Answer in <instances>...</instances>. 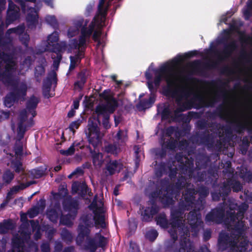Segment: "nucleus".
<instances>
[{
    "label": "nucleus",
    "instance_id": "63",
    "mask_svg": "<svg viewBox=\"0 0 252 252\" xmlns=\"http://www.w3.org/2000/svg\"><path fill=\"white\" fill-rule=\"evenodd\" d=\"M87 25V23L86 22L81 29V35L87 38H89L93 33L88 30Z\"/></svg>",
    "mask_w": 252,
    "mask_h": 252
},
{
    "label": "nucleus",
    "instance_id": "27",
    "mask_svg": "<svg viewBox=\"0 0 252 252\" xmlns=\"http://www.w3.org/2000/svg\"><path fill=\"white\" fill-rule=\"evenodd\" d=\"M58 46H59L58 45H57ZM62 47H59L58 48H56V50H53V52H52L53 53L55 54H52L51 55V58L53 60V65L54 67L58 69L59 67L60 63L63 58V54L65 52L66 50H64L65 46H63V48H61Z\"/></svg>",
    "mask_w": 252,
    "mask_h": 252
},
{
    "label": "nucleus",
    "instance_id": "48",
    "mask_svg": "<svg viewBox=\"0 0 252 252\" xmlns=\"http://www.w3.org/2000/svg\"><path fill=\"white\" fill-rule=\"evenodd\" d=\"M24 123L19 122L17 128V136L19 140L22 139L27 131L28 127L24 124Z\"/></svg>",
    "mask_w": 252,
    "mask_h": 252
},
{
    "label": "nucleus",
    "instance_id": "11",
    "mask_svg": "<svg viewBox=\"0 0 252 252\" xmlns=\"http://www.w3.org/2000/svg\"><path fill=\"white\" fill-rule=\"evenodd\" d=\"M88 137L90 144L94 146L97 145L100 140V130L97 124L90 118L88 125Z\"/></svg>",
    "mask_w": 252,
    "mask_h": 252
},
{
    "label": "nucleus",
    "instance_id": "61",
    "mask_svg": "<svg viewBox=\"0 0 252 252\" xmlns=\"http://www.w3.org/2000/svg\"><path fill=\"white\" fill-rule=\"evenodd\" d=\"M107 111L108 110L105 105H99L96 106L95 109V112L97 115H103V117L104 115H109L106 113Z\"/></svg>",
    "mask_w": 252,
    "mask_h": 252
},
{
    "label": "nucleus",
    "instance_id": "53",
    "mask_svg": "<svg viewBox=\"0 0 252 252\" xmlns=\"http://www.w3.org/2000/svg\"><path fill=\"white\" fill-rule=\"evenodd\" d=\"M46 22L54 29H58L59 24L55 16H47L45 18Z\"/></svg>",
    "mask_w": 252,
    "mask_h": 252
},
{
    "label": "nucleus",
    "instance_id": "18",
    "mask_svg": "<svg viewBox=\"0 0 252 252\" xmlns=\"http://www.w3.org/2000/svg\"><path fill=\"white\" fill-rule=\"evenodd\" d=\"M62 205L64 211L72 214L73 217H76L79 209V204L76 200L67 198L63 200Z\"/></svg>",
    "mask_w": 252,
    "mask_h": 252
},
{
    "label": "nucleus",
    "instance_id": "34",
    "mask_svg": "<svg viewBox=\"0 0 252 252\" xmlns=\"http://www.w3.org/2000/svg\"><path fill=\"white\" fill-rule=\"evenodd\" d=\"M227 182L229 184L231 190L234 192H238L243 189V186L241 182L233 178L227 179Z\"/></svg>",
    "mask_w": 252,
    "mask_h": 252
},
{
    "label": "nucleus",
    "instance_id": "23",
    "mask_svg": "<svg viewBox=\"0 0 252 252\" xmlns=\"http://www.w3.org/2000/svg\"><path fill=\"white\" fill-rule=\"evenodd\" d=\"M39 101L40 100L38 97L32 95L26 103V109L28 110L29 113L32 116V118H34L37 115L35 110Z\"/></svg>",
    "mask_w": 252,
    "mask_h": 252
},
{
    "label": "nucleus",
    "instance_id": "47",
    "mask_svg": "<svg viewBox=\"0 0 252 252\" xmlns=\"http://www.w3.org/2000/svg\"><path fill=\"white\" fill-rule=\"evenodd\" d=\"M14 177V174L10 169H7L2 175V181L6 184H10Z\"/></svg>",
    "mask_w": 252,
    "mask_h": 252
},
{
    "label": "nucleus",
    "instance_id": "28",
    "mask_svg": "<svg viewBox=\"0 0 252 252\" xmlns=\"http://www.w3.org/2000/svg\"><path fill=\"white\" fill-rule=\"evenodd\" d=\"M5 55L6 58L2 61L5 64L4 71L14 73L16 69V63L14 60L13 56L11 53Z\"/></svg>",
    "mask_w": 252,
    "mask_h": 252
},
{
    "label": "nucleus",
    "instance_id": "7",
    "mask_svg": "<svg viewBox=\"0 0 252 252\" xmlns=\"http://www.w3.org/2000/svg\"><path fill=\"white\" fill-rule=\"evenodd\" d=\"M226 97V92L225 90H220L215 93V96L208 101H206L204 97L200 94H194L191 98L194 108L200 109L204 107H213L215 104L220 101V98Z\"/></svg>",
    "mask_w": 252,
    "mask_h": 252
},
{
    "label": "nucleus",
    "instance_id": "60",
    "mask_svg": "<svg viewBox=\"0 0 252 252\" xmlns=\"http://www.w3.org/2000/svg\"><path fill=\"white\" fill-rule=\"evenodd\" d=\"M82 123V120H80V119H78L77 120L71 122L69 126V128L70 130L74 133L75 132V129H78Z\"/></svg>",
    "mask_w": 252,
    "mask_h": 252
},
{
    "label": "nucleus",
    "instance_id": "42",
    "mask_svg": "<svg viewBox=\"0 0 252 252\" xmlns=\"http://www.w3.org/2000/svg\"><path fill=\"white\" fill-rule=\"evenodd\" d=\"M178 144V140L174 139L172 137H171L169 139L166 141L164 142L161 146L164 147L166 150L169 149L171 150H174Z\"/></svg>",
    "mask_w": 252,
    "mask_h": 252
},
{
    "label": "nucleus",
    "instance_id": "46",
    "mask_svg": "<svg viewBox=\"0 0 252 252\" xmlns=\"http://www.w3.org/2000/svg\"><path fill=\"white\" fill-rule=\"evenodd\" d=\"M45 72V67L42 64L37 65L35 68L34 75L37 82L40 81L41 77L44 75Z\"/></svg>",
    "mask_w": 252,
    "mask_h": 252
},
{
    "label": "nucleus",
    "instance_id": "43",
    "mask_svg": "<svg viewBox=\"0 0 252 252\" xmlns=\"http://www.w3.org/2000/svg\"><path fill=\"white\" fill-rule=\"evenodd\" d=\"M76 217H73L72 214L68 213L65 215H62L60 218V223L62 224L71 226L72 225V220L75 219Z\"/></svg>",
    "mask_w": 252,
    "mask_h": 252
},
{
    "label": "nucleus",
    "instance_id": "62",
    "mask_svg": "<svg viewBox=\"0 0 252 252\" xmlns=\"http://www.w3.org/2000/svg\"><path fill=\"white\" fill-rule=\"evenodd\" d=\"M248 208V205L247 204H245L244 206L239 208V210L236 213L237 215V217H238V220H242L244 218V215L245 212L246 211Z\"/></svg>",
    "mask_w": 252,
    "mask_h": 252
},
{
    "label": "nucleus",
    "instance_id": "8",
    "mask_svg": "<svg viewBox=\"0 0 252 252\" xmlns=\"http://www.w3.org/2000/svg\"><path fill=\"white\" fill-rule=\"evenodd\" d=\"M184 161L181 162L180 169L182 174L186 175L189 178H194L198 182H203L206 179V173L205 171H197L194 174V160L193 158L184 157Z\"/></svg>",
    "mask_w": 252,
    "mask_h": 252
},
{
    "label": "nucleus",
    "instance_id": "21",
    "mask_svg": "<svg viewBox=\"0 0 252 252\" xmlns=\"http://www.w3.org/2000/svg\"><path fill=\"white\" fill-rule=\"evenodd\" d=\"M26 22L29 28H35L38 22V15L35 8H31L26 16Z\"/></svg>",
    "mask_w": 252,
    "mask_h": 252
},
{
    "label": "nucleus",
    "instance_id": "26",
    "mask_svg": "<svg viewBox=\"0 0 252 252\" xmlns=\"http://www.w3.org/2000/svg\"><path fill=\"white\" fill-rule=\"evenodd\" d=\"M174 252H197L189 239L184 237L180 242V248Z\"/></svg>",
    "mask_w": 252,
    "mask_h": 252
},
{
    "label": "nucleus",
    "instance_id": "20",
    "mask_svg": "<svg viewBox=\"0 0 252 252\" xmlns=\"http://www.w3.org/2000/svg\"><path fill=\"white\" fill-rule=\"evenodd\" d=\"M13 73L5 71L0 73V81L5 85L11 86L12 88L15 86H20V84L16 82Z\"/></svg>",
    "mask_w": 252,
    "mask_h": 252
},
{
    "label": "nucleus",
    "instance_id": "22",
    "mask_svg": "<svg viewBox=\"0 0 252 252\" xmlns=\"http://www.w3.org/2000/svg\"><path fill=\"white\" fill-rule=\"evenodd\" d=\"M89 75V71L86 69H83L77 74V81L75 82L74 85L75 88L82 90L86 84Z\"/></svg>",
    "mask_w": 252,
    "mask_h": 252
},
{
    "label": "nucleus",
    "instance_id": "30",
    "mask_svg": "<svg viewBox=\"0 0 252 252\" xmlns=\"http://www.w3.org/2000/svg\"><path fill=\"white\" fill-rule=\"evenodd\" d=\"M90 153L93 165L94 166H101L103 162V155L100 152H97L94 150H91Z\"/></svg>",
    "mask_w": 252,
    "mask_h": 252
},
{
    "label": "nucleus",
    "instance_id": "25",
    "mask_svg": "<svg viewBox=\"0 0 252 252\" xmlns=\"http://www.w3.org/2000/svg\"><path fill=\"white\" fill-rule=\"evenodd\" d=\"M91 233L90 228L84 224L80 223L78 226V235L76 238L77 242L82 244L85 238L90 236Z\"/></svg>",
    "mask_w": 252,
    "mask_h": 252
},
{
    "label": "nucleus",
    "instance_id": "52",
    "mask_svg": "<svg viewBox=\"0 0 252 252\" xmlns=\"http://www.w3.org/2000/svg\"><path fill=\"white\" fill-rule=\"evenodd\" d=\"M44 173L45 170L41 167L33 169L31 171V174L35 179H39L42 177L44 175Z\"/></svg>",
    "mask_w": 252,
    "mask_h": 252
},
{
    "label": "nucleus",
    "instance_id": "35",
    "mask_svg": "<svg viewBox=\"0 0 252 252\" xmlns=\"http://www.w3.org/2000/svg\"><path fill=\"white\" fill-rule=\"evenodd\" d=\"M94 220L95 225H99L102 228L106 227L105 216L102 213L94 211Z\"/></svg>",
    "mask_w": 252,
    "mask_h": 252
},
{
    "label": "nucleus",
    "instance_id": "3",
    "mask_svg": "<svg viewBox=\"0 0 252 252\" xmlns=\"http://www.w3.org/2000/svg\"><path fill=\"white\" fill-rule=\"evenodd\" d=\"M190 184L187 182V179L181 175L179 176L177 182L173 184L168 185L165 189L161 188L156 193L159 196L160 202L164 205H170L174 203L173 198L178 199L180 196L181 190L186 188L185 191L188 189H194V188H189Z\"/></svg>",
    "mask_w": 252,
    "mask_h": 252
},
{
    "label": "nucleus",
    "instance_id": "33",
    "mask_svg": "<svg viewBox=\"0 0 252 252\" xmlns=\"http://www.w3.org/2000/svg\"><path fill=\"white\" fill-rule=\"evenodd\" d=\"M14 227L11 220H4L2 222H0V234H5L8 230L13 229Z\"/></svg>",
    "mask_w": 252,
    "mask_h": 252
},
{
    "label": "nucleus",
    "instance_id": "6",
    "mask_svg": "<svg viewBox=\"0 0 252 252\" xmlns=\"http://www.w3.org/2000/svg\"><path fill=\"white\" fill-rule=\"evenodd\" d=\"M27 85L25 83L21 82L20 86H15L12 90L4 98V105L10 108L15 102L24 101L27 93Z\"/></svg>",
    "mask_w": 252,
    "mask_h": 252
},
{
    "label": "nucleus",
    "instance_id": "13",
    "mask_svg": "<svg viewBox=\"0 0 252 252\" xmlns=\"http://www.w3.org/2000/svg\"><path fill=\"white\" fill-rule=\"evenodd\" d=\"M187 219L190 225L191 231L196 234L198 231V226L202 222L200 211L193 209L190 211L187 216Z\"/></svg>",
    "mask_w": 252,
    "mask_h": 252
},
{
    "label": "nucleus",
    "instance_id": "54",
    "mask_svg": "<svg viewBox=\"0 0 252 252\" xmlns=\"http://www.w3.org/2000/svg\"><path fill=\"white\" fill-rule=\"evenodd\" d=\"M196 125L198 128L200 129H204L208 126L211 127H213V125H215L214 123L208 124L207 121L204 119L198 120L196 123Z\"/></svg>",
    "mask_w": 252,
    "mask_h": 252
},
{
    "label": "nucleus",
    "instance_id": "32",
    "mask_svg": "<svg viewBox=\"0 0 252 252\" xmlns=\"http://www.w3.org/2000/svg\"><path fill=\"white\" fill-rule=\"evenodd\" d=\"M123 165L119 163L116 160L110 161L106 165V169L110 175H112L115 173L116 171L118 168V171L122 168Z\"/></svg>",
    "mask_w": 252,
    "mask_h": 252
},
{
    "label": "nucleus",
    "instance_id": "2",
    "mask_svg": "<svg viewBox=\"0 0 252 252\" xmlns=\"http://www.w3.org/2000/svg\"><path fill=\"white\" fill-rule=\"evenodd\" d=\"M196 192L195 189H188L183 193L184 200H181L179 202L178 209L173 210L171 212L170 219L171 227L174 229H183L185 224L183 222V216L186 210H189L192 208L195 200L194 195Z\"/></svg>",
    "mask_w": 252,
    "mask_h": 252
},
{
    "label": "nucleus",
    "instance_id": "57",
    "mask_svg": "<svg viewBox=\"0 0 252 252\" xmlns=\"http://www.w3.org/2000/svg\"><path fill=\"white\" fill-rule=\"evenodd\" d=\"M158 236V232L156 230H151L146 234V237L151 242L154 241Z\"/></svg>",
    "mask_w": 252,
    "mask_h": 252
},
{
    "label": "nucleus",
    "instance_id": "29",
    "mask_svg": "<svg viewBox=\"0 0 252 252\" xmlns=\"http://www.w3.org/2000/svg\"><path fill=\"white\" fill-rule=\"evenodd\" d=\"M218 189L222 195V200L225 201L226 197L231 192V189L229 183L227 182V179L222 183L220 184L218 186Z\"/></svg>",
    "mask_w": 252,
    "mask_h": 252
},
{
    "label": "nucleus",
    "instance_id": "64",
    "mask_svg": "<svg viewBox=\"0 0 252 252\" xmlns=\"http://www.w3.org/2000/svg\"><path fill=\"white\" fill-rule=\"evenodd\" d=\"M212 200L214 201H219L220 198L222 199V195L219 191L218 189H215V190L211 193Z\"/></svg>",
    "mask_w": 252,
    "mask_h": 252
},
{
    "label": "nucleus",
    "instance_id": "49",
    "mask_svg": "<svg viewBox=\"0 0 252 252\" xmlns=\"http://www.w3.org/2000/svg\"><path fill=\"white\" fill-rule=\"evenodd\" d=\"M52 87V82L49 79H44L43 82V95L47 98L51 97V95L48 96L46 92H50Z\"/></svg>",
    "mask_w": 252,
    "mask_h": 252
},
{
    "label": "nucleus",
    "instance_id": "39",
    "mask_svg": "<svg viewBox=\"0 0 252 252\" xmlns=\"http://www.w3.org/2000/svg\"><path fill=\"white\" fill-rule=\"evenodd\" d=\"M218 117H220L221 119L227 120L228 117V114L226 112L223 103L220 104L215 110Z\"/></svg>",
    "mask_w": 252,
    "mask_h": 252
},
{
    "label": "nucleus",
    "instance_id": "16",
    "mask_svg": "<svg viewBox=\"0 0 252 252\" xmlns=\"http://www.w3.org/2000/svg\"><path fill=\"white\" fill-rule=\"evenodd\" d=\"M59 39V32L57 31H54L52 34L48 36V43L46 45V50L50 52H53V50H56V49L60 47L65 46L64 50H66L67 47V45L65 42H61L58 43ZM63 48V47H61Z\"/></svg>",
    "mask_w": 252,
    "mask_h": 252
},
{
    "label": "nucleus",
    "instance_id": "9",
    "mask_svg": "<svg viewBox=\"0 0 252 252\" xmlns=\"http://www.w3.org/2000/svg\"><path fill=\"white\" fill-rule=\"evenodd\" d=\"M216 136L214 133H210L209 130L201 133H196L192 135L189 140L193 143L198 145H204L208 149L214 148Z\"/></svg>",
    "mask_w": 252,
    "mask_h": 252
},
{
    "label": "nucleus",
    "instance_id": "4",
    "mask_svg": "<svg viewBox=\"0 0 252 252\" xmlns=\"http://www.w3.org/2000/svg\"><path fill=\"white\" fill-rule=\"evenodd\" d=\"M238 240L230 239L227 233H220L218 239V245L219 249L222 251L230 248L228 252H245L248 249L249 241L244 238L243 241L238 244Z\"/></svg>",
    "mask_w": 252,
    "mask_h": 252
},
{
    "label": "nucleus",
    "instance_id": "5",
    "mask_svg": "<svg viewBox=\"0 0 252 252\" xmlns=\"http://www.w3.org/2000/svg\"><path fill=\"white\" fill-rule=\"evenodd\" d=\"M226 121L229 124V125L221 126L220 124L214 123L216 128L224 131L222 132H219V137L220 138L224 136V132L228 135H231L233 131L238 134H241L244 132L245 129H247L249 133L252 132V125H248L246 123L236 120L230 121L227 120Z\"/></svg>",
    "mask_w": 252,
    "mask_h": 252
},
{
    "label": "nucleus",
    "instance_id": "10",
    "mask_svg": "<svg viewBox=\"0 0 252 252\" xmlns=\"http://www.w3.org/2000/svg\"><path fill=\"white\" fill-rule=\"evenodd\" d=\"M192 94V90L190 89L183 88L180 90V94L176 96V102L178 109L182 112L190 110L194 108V106L191 99L182 102L183 98L187 99Z\"/></svg>",
    "mask_w": 252,
    "mask_h": 252
},
{
    "label": "nucleus",
    "instance_id": "12",
    "mask_svg": "<svg viewBox=\"0 0 252 252\" xmlns=\"http://www.w3.org/2000/svg\"><path fill=\"white\" fill-rule=\"evenodd\" d=\"M170 72L164 76L167 85L163 88V94L166 96L175 97L180 94V90L182 89H174L175 86V81L172 78V74Z\"/></svg>",
    "mask_w": 252,
    "mask_h": 252
},
{
    "label": "nucleus",
    "instance_id": "38",
    "mask_svg": "<svg viewBox=\"0 0 252 252\" xmlns=\"http://www.w3.org/2000/svg\"><path fill=\"white\" fill-rule=\"evenodd\" d=\"M198 54V51L196 50L189 51L185 53L183 55H178L174 59V61L176 63L182 62L186 59H190L193 57L197 56Z\"/></svg>",
    "mask_w": 252,
    "mask_h": 252
},
{
    "label": "nucleus",
    "instance_id": "41",
    "mask_svg": "<svg viewBox=\"0 0 252 252\" xmlns=\"http://www.w3.org/2000/svg\"><path fill=\"white\" fill-rule=\"evenodd\" d=\"M46 215L48 219L53 223H56L58 221L59 213V211L55 208H51L47 211Z\"/></svg>",
    "mask_w": 252,
    "mask_h": 252
},
{
    "label": "nucleus",
    "instance_id": "37",
    "mask_svg": "<svg viewBox=\"0 0 252 252\" xmlns=\"http://www.w3.org/2000/svg\"><path fill=\"white\" fill-rule=\"evenodd\" d=\"M19 17V10L7 11L6 24L9 25L18 19Z\"/></svg>",
    "mask_w": 252,
    "mask_h": 252
},
{
    "label": "nucleus",
    "instance_id": "56",
    "mask_svg": "<svg viewBox=\"0 0 252 252\" xmlns=\"http://www.w3.org/2000/svg\"><path fill=\"white\" fill-rule=\"evenodd\" d=\"M70 59V65L68 69V72L66 73V75H68L69 73L73 70L76 66L77 65V63H79V62L77 61L78 59L77 57H74L72 56H70L69 57Z\"/></svg>",
    "mask_w": 252,
    "mask_h": 252
},
{
    "label": "nucleus",
    "instance_id": "59",
    "mask_svg": "<svg viewBox=\"0 0 252 252\" xmlns=\"http://www.w3.org/2000/svg\"><path fill=\"white\" fill-rule=\"evenodd\" d=\"M12 165L16 173H19L20 172L24 170L23 164L22 162L19 160L13 161Z\"/></svg>",
    "mask_w": 252,
    "mask_h": 252
},
{
    "label": "nucleus",
    "instance_id": "19",
    "mask_svg": "<svg viewBox=\"0 0 252 252\" xmlns=\"http://www.w3.org/2000/svg\"><path fill=\"white\" fill-rule=\"evenodd\" d=\"M246 230L245 221L243 220H238L232 228V234L234 235V239L238 240L240 237H243L245 234Z\"/></svg>",
    "mask_w": 252,
    "mask_h": 252
},
{
    "label": "nucleus",
    "instance_id": "58",
    "mask_svg": "<svg viewBox=\"0 0 252 252\" xmlns=\"http://www.w3.org/2000/svg\"><path fill=\"white\" fill-rule=\"evenodd\" d=\"M96 236L98 237V241L97 242L98 248H103L107 244V239L104 236L101 235L99 233L96 234Z\"/></svg>",
    "mask_w": 252,
    "mask_h": 252
},
{
    "label": "nucleus",
    "instance_id": "31",
    "mask_svg": "<svg viewBox=\"0 0 252 252\" xmlns=\"http://www.w3.org/2000/svg\"><path fill=\"white\" fill-rule=\"evenodd\" d=\"M157 224L161 228H168L171 226L170 221L167 220L166 215L164 213H160L155 218Z\"/></svg>",
    "mask_w": 252,
    "mask_h": 252
},
{
    "label": "nucleus",
    "instance_id": "55",
    "mask_svg": "<svg viewBox=\"0 0 252 252\" xmlns=\"http://www.w3.org/2000/svg\"><path fill=\"white\" fill-rule=\"evenodd\" d=\"M81 220L84 223V226L91 228L93 226L92 215L87 214L82 216Z\"/></svg>",
    "mask_w": 252,
    "mask_h": 252
},
{
    "label": "nucleus",
    "instance_id": "17",
    "mask_svg": "<svg viewBox=\"0 0 252 252\" xmlns=\"http://www.w3.org/2000/svg\"><path fill=\"white\" fill-rule=\"evenodd\" d=\"M141 217V220L143 222H150L152 220L153 217L159 211V208L155 203H153L151 207H144L142 206Z\"/></svg>",
    "mask_w": 252,
    "mask_h": 252
},
{
    "label": "nucleus",
    "instance_id": "50",
    "mask_svg": "<svg viewBox=\"0 0 252 252\" xmlns=\"http://www.w3.org/2000/svg\"><path fill=\"white\" fill-rule=\"evenodd\" d=\"M209 159L205 157H200L196 159V165L199 168H206L208 165Z\"/></svg>",
    "mask_w": 252,
    "mask_h": 252
},
{
    "label": "nucleus",
    "instance_id": "36",
    "mask_svg": "<svg viewBox=\"0 0 252 252\" xmlns=\"http://www.w3.org/2000/svg\"><path fill=\"white\" fill-rule=\"evenodd\" d=\"M182 112L181 111L178 110L177 108L174 111L173 115L172 114L171 116V119L172 121L175 122H185L187 121L188 119L187 116L183 113H181Z\"/></svg>",
    "mask_w": 252,
    "mask_h": 252
},
{
    "label": "nucleus",
    "instance_id": "45",
    "mask_svg": "<svg viewBox=\"0 0 252 252\" xmlns=\"http://www.w3.org/2000/svg\"><path fill=\"white\" fill-rule=\"evenodd\" d=\"M61 235L63 240L66 244H68L72 241V235L67 229H63Z\"/></svg>",
    "mask_w": 252,
    "mask_h": 252
},
{
    "label": "nucleus",
    "instance_id": "51",
    "mask_svg": "<svg viewBox=\"0 0 252 252\" xmlns=\"http://www.w3.org/2000/svg\"><path fill=\"white\" fill-rule=\"evenodd\" d=\"M172 112L170 109L169 106H165L161 112V117L162 120H167L171 118Z\"/></svg>",
    "mask_w": 252,
    "mask_h": 252
},
{
    "label": "nucleus",
    "instance_id": "40",
    "mask_svg": "<svg viewBox=\"0 0 252 252\" xmlns=\"http://www.w3.org/2000/svg\"><path fill=\"white\" fill-rule=\"evenodd\" d=\"M106 101L105 104L107 110L110 113H113L116 108L118 106V103L117 100L113 97H112Z\"/></svg>",
    "mask_w": 252,
    "mask_h": 252
},
{
    "label": "nucleus",
    "instance_id": "14",
    "mask_svg": "<svg viewBox=\"0 0 252 252\" xmlns=\"http://www.w3.org/2000/svg\"><path fill=\"white\" fill-rule=\"evenodd\" d=\"M225 209L223 207H216L211 210L205 217L206 222L220 223L223 220Z\"/></svg>",
    "mask_w": 252,
    "mask_h": 252
},
{
    "label": "nucleus",
    "instance_id": "24",
    "mask_svg": "<svg viewBox=\"0 0 252 252\" xmlns=\"http://www.w3.org/2000/svg\"><path fill=\"white\" fill-rule=\"evenodd\" d=\"M25 245L23 240L20 237L16 236L12 238L11 250L7 252H24Z\"/></svg>",
    "mask_w": 252,
    "mask_h": 252
},
{
    "label": "nucleus",
    "instance_id": "44",
    "mask_svg": "<svg viewBox=\"0 0 252 252\" xmlns=\"http://www.w3.org/2000/svg\"><path fill=\"white\" fill-rule=\"evenodd\" d=\"M86 249L90 250L94 252L98 248L97 242L94 238H92L90 236L86 238Z\"/></svg>",
    "mask_w": 252,
    "mask_h": 252
},
{
    "label": "nucleus",
    "instance_id": "1",
    "mask_svg": "<svg viewBox=\"0 0 252 252\" xmlns=\"http://www.w3.org/2000/svg\"><path fill=\"white\" fill-rule=\"evenodd\" d=\"M238 47L236 41L232 40L225 44L221 52L216 49H212V51L217 55L216 61L203 63L200 60H196L190 63L189 65L195 72L200 76L206 77L207 75V71L218 68L220 63L228 60L233 53L237 50Z\"/></svg>",
    "mask_w": 252,
    "mask_h": 252
},
{
    "label": "nucleus",
    "instance_id": "15",
    "mask_svg": "<svg viewBox=\"0 0 252 252\" xmlns=\"http://www.w3.org/2000/svg\"><path fill=\"white\" fill-rule=\"evenodd\" d=\"M155 73V77L153 83L155 87L158 88L159 86L162 79L164 78L165 75L172 72L173 69L171 65L169 63H165L160 67L159 69H153Z\"/></svg>",
    "mask_w": 252,
    "mask_h": 252
}]
</instances>
